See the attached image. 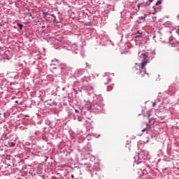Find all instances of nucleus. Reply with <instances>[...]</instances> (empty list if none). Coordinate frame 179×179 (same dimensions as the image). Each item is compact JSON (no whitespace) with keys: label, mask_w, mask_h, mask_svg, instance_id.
Segmentation results:
<instances>
[{"label":"nucleus","mask_w":179,"mask_h":179,"mask_svg":"<svg viewBox=\"0 0 179 179\" xmlns=\"http://www.w3.org/2000/svg\"><path fill=\"white\" fill-rule=\"evenodd\" d=\"M141 56L143 57V60L141 63V69H139L138 75H141V78H145V75L149 76V73H146V67H145L148 65L149 60L146 59V58H148V55L145 53L141 54Z\"/></svg>","instance_id":"f257e3e1"},{"label":"nucleus","mask_w":179,"mask_h":179,"mask_svg":"<svg viewBox=\"0 0 179 179\" xmlns=\"http://www.w3.org/2000/svg\"><path fill=\"white\" fill-rule=\"evenodd\" d=\"M50 16H51V17H52V22L57 21V17H55V15H54V14L50 15V14H48V13H45V19H50Z\"/></svg>","instance_id":"f03ea898"},{"label":"nucleus","mask_w":179,"mask_h":179,"mask_svg":"<svg viewBox=\"0 0 179 179\" xmlns=\"http://www.w3.org/2000/svg\"><path fill=\"white\" fill-rule=\"evenodd\" d=\"M148 129H150V125L148 124L146 128L143 129L142 130L143 132H145V131H148Z\"/></svg>","instance_id":"7ed1b4c3"},{"label":"nucleus","mask_w":179,"mask_h":179,"mask_svg":"<svg viewBox=\"0 0 179 179\" xmlns=\"http://www.w3.org/2000/svg\"><path fill=\"white\" fill-rule=\"evenodd\" d=\"M8 145L10 148H13V146H15L16 143H15L14 142H11V143H9Z\"/></svg>","instance_id":"20e7f679"},{"label":"nucleus","mask_w":179,"mask_h":179,"mask_svg":"<svg viewBox=\"0 0 179 179\" xmlns=\"http://www.w3.org/2000/svg\"><path fill=\"white\" fill-rule=\"evenodd\" d=\"M145 4H143V3H138V5H137V8H138V10L141 9V6H143Z\"/></svg>","instance_id":"39448f33"},{"label":"nucleus","mask_w":179,"mask_h":179,"mask_svg":"<svg viewBox=\"0 0 179 179\" xmlns=\"http://www.w3.org/2000/svg\"><path fill=\"white\" fill-rule=\"evenodd\" d=\"M18 27L20 28V30L23 29V24H17Z\"/></svg>","instance_id":"423d86ee"},{"label":"nucleus","mask_w":179,"mask_h":179,"mask_svg":"<svg viewBox=\"0 0 179 179\" xmlns=\"http://www.w3.org/2000/svg\"><path fill=\"white\" fill-rule=\"evenodd\" d=\"M144 6H150V3L148 1Z\"/></svg>","instance_id":"0eeeda50"},{"label":"nucleus","mask_w":179,"mask_h":179,"mask_svg":"<svg viewBox=\"0 0 179 179\" xmlns=\"http://www.w3.org/2000/svg\"><path fill=\"white\" fill-rule=\"evenodd\" d=\"M160 3H162V1H158L156 3V6L160 5Z\"/></svg>","instance_id":"6e6552de"},{"label":"nucleus","mask_w":179,"mask_h":179,"mask_svg":"<svg viewBox=\"0 0 179 179\" xmlns=\"http://www.w3.org/2000/svg\"><path fill=\"white\" fill-rule=\"evenodd\" d=\"M110 81H111V78H108V81H107L106 83H108L110 82Z\"/></svg>","instance_id":"1a4fd4ad"},{"label":"nucleus","mask_w":179,"mask_h":179,"mask_svg":"<svg viewBox=\"0 0 179 179\" xmlns=\"http://www.w3.org/2000/svg\"><path fill=\"white\" fill-rule=\"evenodd\" d=\"M155 106H156V102H154V103H152V107H155Z\"/></svg>","instance_id":"9d476101"},{"label":"nucleus","mask_w":179,"mask_h":179,"mask_svg":"<svg viewBox=\"0 0 179 179\" xmlns=\"http://www.w3.org/2000/svg\"><path fill=\"white\" fill-rule=\"evenodd\" d=\"M150 3H152V2H153V0H149L148 1Z\"/></svg>","instance_id":"9b49d317"},{"label":"nucleus","mask_w":179,"mask_h":179,"mask_svg":"<svg viewBox=\"0 0 179 179\" xmlns=\"http://www.w3.org/2000/svg\"><path fill=\"white\" fill-rule=\"evenodd\" d=\"M138 37H141V36H136V38H138Z\"/></svg>","instance_id":"f8f14e48"},{"label":"nucleus","mask_w":179,"mask_h":179,"mask_svg":"<svg viewBox=\"0 0 179 179\" xmlns=\"http://www.w3.org/2000/svg\"><path fill=\"white\" fill-rule=\"evenodd\" d=\"M72 178H73V175H72Z\"/></svg>","instance_id":"ddd939ff"},{"label":"nucleus","mask_w":179,"mask_h":179,"mask_svg":"<svg viewBox=\"0 0 179 179\" xmlns=\"http://www.w3.org/2000/svg\"><path fill=\"white\" fill-rule=\"evenodd\" d=\"M178 31H179V29H178Z\"/></svg>","instance_id":"4468645a"}]
</instances>
